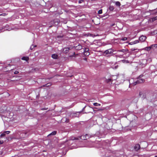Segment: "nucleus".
Returning <instances> with one entry per match:
<instances>
[{
    "label": "nucleus",
    "instance_id": "obj_31",
    "mask_svg": "<svg viewBox=\"0 0 157 157\" xmlns=\"http://www.w3.org/2000/svg\"><path fill=\"white\" fill-rule=\"evenodd\" d=\"M84 59L85 60H86L87 59H86V58H85V59Z\"/></svg>",
    "mask_w": 157,
    "mask_h": 157
},
{
    "label": "nucleus",
    "instance_id": "obj_7",
    "mask_svg": "<svg viewBox=\"0 0 157 157\" xmlns=\"http://www.w3.org/2000/svg\"><path fill=\"white\" fill-rule=\"evenodd\" d=\"M10 131H5V132H4L1 135L0 137H2L3 136H5L6 134H9V133H10Z\"/></svg>",
    "mask_w": 157,
    "mask_h": 157
},
{
    "label": "nucleus",
    "instance_id": "obj_30",
    "mask_svg": "<svg viewBox=\"0 0 157 157\" xmlns=\"http://www.w3.org/2000/svg\"><path fill=\"white\" fill-rule=\"evenodd\" d=\"M42 110H45L46 109H45V108H43L42 109Z\"/></svg>",
    "mask_w": 157,
    "mask_h": 157
},
{
    "label": "nucleus",
    "instance_id": "obj_26",
    "mask_svg": "<svg viewBox=\"0 0 157 157\" xmlns=\"http://www.w3.org/2000/svg\"><path fill=\"white\" fill-rule=\"evenodd\" d=\"M19 73V72L17 71H15L14 72V74H17L18 73Z\"/></svg>",
    "mask_w": 157,
    "mask_h": 157
},
{
    "label": "nucleus",
    "instance_id": "obj_1",
    "mask_svg": "<svg viewBox=\"0 0 157 157\" xmlns=\"http://www.w3.org/2000/svg\"><path fill=\"white\" fill-rule=\"evenodd\" d=\"M144 79L143 78H138V80L136 81V82H135V83H134V84L135 85H136L137 84L141 83H143L144 82Z\"/></svg>",
    "mask_w": 157,
    "mask_h": 157
},
{
    "label": "nucleus",
    "instance_id": "obj_10",
    "mask_svg": "<svg viewBox=\"0 0 157 157\" xmlns=\"http://www.w3.org/2000/svg\"><path fill=\"white\" fill-rule=\"evenodd\" d=\"M82 48V46L80 45H78L76 47V49L78 50H80Z\"/></svg>",
    "mask_w": 157,
    "mask_h": 157
},
{
    "label": "nucleus",
    "instance_id": "obj_36",
    "mask_svg": "<svg viewBox=\"0 0 157 157\" xmlns=\"http://www.w3.org/2000/svg\"><path fill=\"white\" fill-rule=\"evenodd\" d=\"M1 32V30H0V33Z\"/></svg>",
    "mask_w": 157,
    "mask_h": 157
},
{
    "label": "nucleus",
    "instance_id": "obj_32",
    "mask_svg": "<svg viewBox=\"0 0 157 157\" xmlns=\"http://www.w3.org/2000/svg\"><path fill=\"white\" fill-rule=\"evenodd\" d=\"M73 54H74V55H75V52H74L73 53Z\"/></svg>",
    "mask_w": 157,
    "mask_h": 157
},
{
    "label": "nucleus",
    "instance_id": "obj_25",
    "mask_svg": "<svg viewBox=\"0 0 157 157\" xmlns=\"http://www.w3.org/2000/svg\"><path fill=\"white\" fill-rule=\"evenodd\" d=\"M127 39V38L126 37H124V38H122L121 39V40L124 41V40H126Z\"/></svg>",
    "mask_w": 157,
    "mask_h": 157
},
{
    "label": "nucleus",
    "instance_id": "obj_20",
    "mask_svg": "<svg viewBox=\"0 0 157 157\" xmlns=\"http://www.w3.org/2000/svg\"><path fill=\"white\" fill-rule=\"evenodd\" d=\"M128 51V50H126V49H122V50H119L118 51L119 52H125L126 51Z\"/></svg>",
    "mask_w": 157,
    "mask_h": 157
},
{
    "label": "nucleus",
    "instance_id": "obj_21",
    "mask_svg": "<svg viewBox=\"0 0 157 157\" xmlns=\"http://www.w3.org/2000/svg\"><path fill=\"white\" fill-rule=\"evenodd\" d=\"M152 47H151V46L150 47H146L145 48V49L147 50H149Z\"/></svg>",
    "mask_w": 157,
    "mask_h": 157
},
{
    "label": "nucleus",
    "instance_id": "obj_18",
    "mask_svg": "<svg viewBox=\"0 0 157 157\" xmlns=\"http://www.w3.org/2000/svg\"><path fill=\"white\" fill-rule=\"evenodd\" d=\"M114 9V7L113 6H109V9L110 10L112 11Z\"/></svg>",
    "mask_w": 157,
    "mask_h": 157
},
{
    "label": "nucleus",
    "instance_id": "obj_16",
    "mask_svg": "<svg viewBox=\"0 0 157 157\" xmlns=\"http://www.w3.org/2000/svg\"><path fill=\"white\" fill-rule=\"evenodd\" d=\"M115 4L118 6H120L121 5V3L119 2H115Z\"/></svg>",
    "mask_w": 157,
    "mask_h": 157
},
{
    "label": "nucleus",
    "instance_id": "obj_23",
    "mask_svg": "<svg viewBox=\"0 0 157 157\" xmlns=\"http://www.w3.org/2000/svg\"><path fill=\"white\" fill-rule=\"evenodd\" d=\"M131 51H135V50H137V51H138V49H135L134 48H132L131 49Z\"/></svg>",
    "mask_w": 157,
    "mask_h": 157
},
{
    "label": "nucleus",
    "instance_id": "obj_8",
    "mask_svg": "<svg viewBox=\"0 0 157 157\" xmlns=\"http://www.w3.org/2000/svg\"><path fill=\"white\" fill-rule=\"evenodd\" d=\"M86 137H85V138H84V136H81V139H83V140H85V139H88L89 138V136H88V135L87 134H86Z\"/></svg>",
    "mask_w": 157,
    "mask_h": 157
},
{
    "label": "nucleus",
    "instance_id": "obj_17",
    "mask_svg": "<svg viewBox=\"0 0 157 157\" xmlns=\"http://www.w3.org/2000/svg\"><path fill=\"white\" fill-rule=\"evenodd\" d=\"M36 47V45H32L30 47V49L31 50H33V49L35 47Z\"/></svg>",
    "mask_w": 157,
    "mask_h": 157
},
{
    "label": "nucleus",
    "instance_id": "obj_4",
    "mask_svg": "<svg viewBox=\"0 0 157 157\" xmlns=\"http://www.w3.org/2000/svg\"><path fill=\"white\" fill-rule=\"evenodd\" d=\"M113 52V50L112 49H109L105 51L104 53L106 54H110Z\"/></svg>",
    "mask_w": 157,
    "mask_h": 157
},
{
    "label": "nucleus",
    "instance_id": "obj_12",
    "mask_svg": "<svg viewBox=\"0 0 157 157\" xmlns=\"http://www.w3.org/2000/svg\"><path fill=\"white\" fill-rule=\"evenodd\" d=\"M139 96L140 97L143 98L144 97V93L142 92H140L139 93Z\"/></svg>",
    "mask_w": 157,
    "mask_h": 157
},
{
    "label": "nucleus",
    "instance_id": "obj_29",
    "mask_svg": "<svg viewBox=\"0 0 157 157\" xmlns=\"http://www.w3.org/2000/svg\"><path fill=\"white\" fill-rule=\"evenodd\" d=\"M82 2H83L82 0H80V1H79L78 2L79 3H81Z\"/></svg>",
    "mask_w": 157,
    "mask_h": 157
},
{
    "label": "nucleus",
    "instance_id": "obj_35",
    "mask_svg": "<svg viewBox=\"0 0 157 157\" xmlns=\"http://www.w3.org/2000/svg\"><path fill=\"white\" fill-rule=\"evenodd\" d=\"M155 157H157V156H155Z\"/></svg>",
    "mask_w": 157,
    "mask_h": 157
},
{
    "label": "nucleus",
    "instance_id": "obj_34",
    "mask_svg": "<svg viewBox=\"0 0 157 157\" xmlns=\"http://www.w3.org/2000/svg\"><path fill=\"white\" fill-rule=\"evenodd\" d=\"M73 56V55H72V56Z\"/></svg>",
    "mask_w": 157,
    "mask_h": 157
},
{
    "label": "nucleus",
    "instance_id": "obj_28",
    "mask_svg": "<svg viewBox=\"0 0 157 157\" xmlns=\"http://www.w3.org/2000/svg\"><path fill=\"white\" fill-rule=\"evenodd\" d=\"M156 45H156V44L152 45H151V47L152 48V47H153V46H154V47H156Z\"/></svg>",
    "mask_w": 157,
    "mask_h": 157
},
{
    "label": "nucleus",
    "instance_id": "obj_19",
    "mask_svg": "<svg viewBox=\"0 0 157 157\" xmlns=\"http://www.w3.org/2000/svg\"><path fill=\"white\" fill-rule=\"evenodd\" d=\"M93 105L95 106H100L101 104L97 103H94Z\"/></svg>",
    "mask_w": 157,
    "mask_h": 157
},
{
    "label": "nucleus",
    "instance_id": "obj_9",
    "mask_svg": "<svg viewBox=\"0 0 157 157\" xmlns=\"http://www.w3.org/2000/svg\"><path fill=\"white\" fill-rule=\"evenodd\" d=\"M139 42V41L138 40H136L135 41H134L133 42H132L129 43V44L130 45H132L133 44H137Z\"/></svg>",
    "mask_w": 157,
    "mask_h": 157
},
{
    "label": "nucleus",
    "instance_id": "obj_11",
    "mask_svg": "<svg viewBox=\"0 0 157 157\" xmlns=\"http://www.w3.org/2000/svg\"><path fill=\"white\" fill-rule=\"evenodd\" d=\"M21 59L23 60L27 61L29 59V58L28 57H23L21 58Z\"/></svg>",
    "mask_w": 157,
    "mask_h": 157
},
{
    "label": "nucleus",
    "instance_id": "obj_6",
    "mask_svg": "<svg viewBox=\"0 0 157 157\" xmlns=\"http://www.w3.org/2000/svg\"><path fill=\"white\" fill-rule=\"evenodd\" d=\"M140 146L139 144H136L134 147V149L136 151H138L140 149Z\"/></svg>",
    "mask_w": 157,
    "mask_h": 157
},
{
    "label": "nucleus",
    "instance_id": "obj_3",
    "mask_svg": "<svg viewBox=\"0 0 157 157\" xmlns=\"http://www.w3.org/2000/svg\"><path fill=\"white\" fill-rule=\"evenodd\" d=\"M146 39V36H142L139 38L140 41L141 42H144Z\"/></svg>",
    "mask_w": 157,
    "mask_h": 157
},
{
    "label": "nucleus",
    "instance_id": "obj_27",
    "mask_svg": "<svg viewBox=\"0 0 157 157\" xmlns=\"http://www.w3.org/2000/svg\"><path fill=\"white\" fill-rule=\"evenodd\" d=\"M3 143V140H0V144H2Z\"/></svg>",
    "mask_w": 157,
    "mask_h": 157
},
{
    "label": "nucleus",
    "instance_id": "obj_33",
    "mask_svg": "<svg viewBox=\"0 0 157 157\" xmlns=\"http://www.w3.org/2000/svg\"><path fill=\"white\" fill-rule=\"evenodd\" d=\"M126 62H127V63H128V61H126Z\"/></svg>",
    "mask_w": 157,
    "mask_h": 157
},
{
    "label": "nucleus",
    "instance_id": "obj_24",
    "mask_svg": "<svg viewBox=\"0 0 157 157\" xmlns=\"http://www.w3.org/2000/svg\"><path fill=\"white\" fill-rule=\"evenodd\" d=\"M156 20H157V16L153 17V18H152V20L153 21H154Z\"/></svg>",
    "mask_w": 157,
    "mask_h": 157
},
{
    "label": "nucleus",
    "instance_id": "obj_13",
    "mask_svg": "<svg viewBox=\"0 0 157 157\" xmlns=\"http://www.w3.org/2000/svg\"><path fill=\"white\" fill-rule=\"evenodd\" d=\"M52 56L53 58L54 59H57L58 57V55H57L56 54H53L52 55Z\"/></svg>",
    "mask_w": 157,
    "mask_h": 157
},
{
    "label": "nucleus",
    "instance_id": "obj_22",
    "mask_svg": "<svg viewBox=\"0 0 157 157\" xmlns=\"http://www.w3.org/2000/svg\"><path fill=\"white\" fill-rule=\"evenodd\" d=\"M102 10H99L98 12V14H101L102 13Z\"/></svg>",
    "mask_w": 157,
    "mask_h": 157
},
{
    "label": "nucleus",
    "instance_id": "obj_15",
    "mask_svg": "<svg viewBox=\"0 0 157 157\" xmlns=\"http://www.w3.org/2000/svg\"><path fill=\"white\" fill-rule=\"evenodd\" d=\"M65 122L66 123H68L69 122V119H67V118H63V120L64 121L65 120Z\"/></svg>",
    "mask_w": 157,
    "mask_h": 157
},
{
    "label": "nucleus",
    "instance_id": "obj_2",
    "mask_svg": "<svg viewBox=\"0 0 157 157\" xmlns=\"http://www.w3.org/2000/svg\"><path fill=\"white\" fill-rule=\"evenodd\" d=\"M89 51V48H85L84 52V55L85 56H88L90 55V52Z\"/></svg>",
    "mask_w": 157,
    "mask_h": 157
},
{
    "label": "nucleus",
    "instance_id": "obj_5",
    "mask_svg": "<svg viewBox=\"0 0 157 157\" xmlns=\"http://www.w3.org/2000/svg\"><path fill=\"white\" fill-rule=\"evenodd\" d=\"M71 49V47L65 48L63 49V52L64 53H67L69 52V50H70Z\"/></svg>",
    "mask_w": 157,
    "mask_h": 157
},
{
    "label": "nucleus",
    "instance_id": "obj_14",
    "mask_svg": "<svg viewBox=\"0 0 157 157\" xmlns=\"http://www.w3.org/2000/svg\"><path fill=\"white\" fill-rule=\"evenodd\" d=\"M57 133V132L56 131H54L52 132L51 133H50V136L51 135H55Z\"/></svg>",
    "mask_w": 157,
    "mask_h": 157
}]
</instances>
